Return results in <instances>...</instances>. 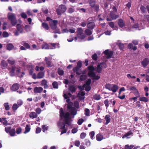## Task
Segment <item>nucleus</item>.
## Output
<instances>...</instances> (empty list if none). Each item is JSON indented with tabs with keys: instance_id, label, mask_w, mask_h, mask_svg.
I'll return each instance as SVG.
<instances>
[{
	"instance_id": "nucleus-51",
	"label": "nucleus",
	"mask_w": 149,
	"mask_h": 149,
	"mask_svg": "<svg viewBox=\"0 0 149 149\" xmlns=\"http://www.w3.org/2000/svg\"><path fill=\"white\" fill-rule=\"evenodd\" d=\"M86 136V134L85 133L82 132L81 133L80 135V138L81 139H84Z\"/></svg>"
},
{
	"instance_id": "nucleus-41",
	"label": "nucleus",
	"mask_w": 149,
	"mask_h": 149,
	"mask_svg": "<svg viewBox=\"0 0 149 149\" xmlns=\"http://www.w3.org/2000/svg\"><path fill=\"white\" fill-rule=\"evenodd\" d=\"M105 87L106 89H107L109 91H111L112 87V85L109 84H106L105 85Z\"/></svg>"
},
{
	"instance_id": "nucleus-50",
	"label": "nucleus",
	"mask_w": 149,
	"mask_h": 149,
	"mask_svg": "<svg viewBox=\"0 0 149 149\" xmlns=\"http://www.w3.org/2000/svg\"><path fill=\"white\" fill-rule=\"evenodd\" d=\"M134 146L132 145L129 146V145H126L125 146V148L126 149H131L134 147Z\"/></svg>"
},
{
	"instance_id": "nucleus-34",
	"label": "nucleus",
	"mask_w": 149,
	"mask_h": 149,
	"mask_svg": "<svg viewBox=\"0 0 149 149\" xmlns=\"http://www.w3.org/2000/svg\"><path fill=\"white\" fill-rule=\"evenodd\" d=\"M89 4H90V6L92 8H94L95 7V1H93L92 0H89Z\"/></svg>"
},
{
	"instance_id": "nucleus-19",
	"label": "nucleus",
	"mask_w": 149,
	"mask_h": 149,
	"mask_svg": "<svg viewBox=\"0 0 149 149\" xmlns=\"http://www.w3.org/2000/svg\"><path fill=\"white\" fill-rule=\"evenodd\" d=\"M109 26L113 30H118V27L116 26L115 27L114 24L113 22H109L108 23Z\"/></svg>"
},
{
	"instance_id": "nucleus-38",
	"label": "nucleus",
	"mask_w": 149,
	"mask_h": 149,
	"mask_svg": "<svg viewBox=\"0 0 149 149\" xmlns=\"http://www.w3.org/2000/svg\"><path fill=\"white\" fill-rule=\"evenodd\" d=\"M15 128L11 129L10 133V135L11 136H15Z\"/></svg>"
},
{
	"instance_id": "nucleus-46",
	"label": "nucleus",
	"mask_w": 149,
	"mask_h": 149,
	"mask_svg": "<svg viewBox=\"0 0 149 149\" xmlns=\"http://www.w3.org/2000/svg\"><path fill=\"white\" fill-rule=\"evenodd\" d=\"M118 46L120 49L123 50L124 48V44L122 43H119L118 44Z\"/></svg>"
},
{
	"instance_id": "nucleus-5",
	"label": "nucleus",
	"mask_w": 149,
	"mask_h": 149,
	"mask_svg": "<svg viewBox=\"0 0 149 149\" xmlns=\"http://www.w3.org/2000/svg\"><path fill=\"white\" fill-rule=\"evenodd\" d=\"M103 65L104 66V68H106L107 65L104 62H101L99 63L97 65L96 68V71L98 73L100 74L101 73L102 71V65Z\"/></svg>"
},
{
	"instance_id": "nucleus-32",
	"label": "nucleus",
	"mask_w": 149,
	"mask_h": 149,
	"mask_svg": "<svg viewBox=\"0 0 149 149\" xmlns=\"http://www.w3.org/2000/svg\"><path fill=\"white\" fill-rule=\"evenodd\" d=\"M139 100L140 101H143L145 102H147L148 101V100L147 98L145 97H141L139 98Z\"/></svg>"
},
{
	"instance_id": "nucleus-40",
	"label": "nucleus",
	"mask_w": 149,
	"mask_h": 149,
	"mask_svg": "<svg viewBox=\"0 0 149 149\" xmlns=\"http://www.w3.org/2000/svg\"><path fill=\"white\" fill-rule=\"evenodd\" d=\"M57 72L58 74L62 76L64 74V71L61 69L58 68Z\"/></svg>"
},
{
	"instance_id": "nucleus-42",
	"label": "nucleus",
	"mask_w": 149,
	"mask_h": 149,
	"mask_svg": "<svg viewBox=\"0 0 149 149\" xmlns=\"http://www.w3.org/2000/svg\"><path fill=\"white\" fill-rule=\"evenodd\" d=\"M140 9L143 13H146V8L144 6L142 5L140 7Z\"/></svg>"
},
{
	"instance_id": "nucleus-9",
	"label": "nucleus",
	"mask_w": 149,
	"mask_h": 149,
	"mask_svg": "<svg viewBox=\"0 0 149 149\" xmlns=\"http://www.w3.org/2000/svg\"><path fill=\"white\" fill-rule=\"evenodd\" d=\"M114 11H111L109 13V16L112 20L116 19L119 17V15H116Z\"/></svg>"
},
{
	"instance_id": "nucleus-52",
	"label": "nucleus",
	"mask_w": 149,
	"mask_h": 149,
	"mask_svg": "<svg viewBox=\"0 0 149 149\" xmlns=\"http://www.w3.org/2000/svg\"><path fill=\"white\" fill-rule=\"evenodd\" d=\"M137 89L135 86H131L129 88H128L127 90H130V91H135Z\"/></svg>"
},
{
	"instance_id": "nucleus-62",
	"label": "nucleus",
	"mask_w": 149,
	"mask_h": 149,
	"mask_svg": "<svg viewBox=\"0 0 149 149\" xmlns=\"http://www.w3.org/2000/svg\"><path fill=\"white\" fill-rule=\"evenodd\" d=\"M41 98L40 96L36 97L33 99V100L34 102H37L38 100H40Z\"/></svg>"
},
{
	"instance_id": "nucleus-55",
	"label": "nucleus",
	"mask_w": 149,
	"mask_h": 149,
	"mask_svg": "<svg viewBox=\"0 0 149 149\" xmlns=\"http://www.w3.org/2000/svg\"><path fill=\"white\" fill-rule=\"evenodd\" d=\"M104 103L105 106L107 107V108L109 106V100L108 99L105 100L104 101Z\"/></svg>"
},
{
	"instance_id": "nucleus-35",
	"label": "nucleus",
	"mask_w": 149,
	"mask_h": 149,
	"mask_svg": "<svg viewBox=\"0 0 149 149\" xmlns=\"http://www.w3.org/2000/svg\"><path fill=\"white\" fill-rule=\"evenodd\" d=\"M86 78V76L85 75L82 74L80 76L79 81H83L85 80Z\"/></svg>"
},
{
	"instance_id": "nucleus-10",
	"label": "nucleus",
	"mask_w": 149,
	"mask_h": 149,
	"mask_svg": "<svg viewBox=\"0 0 149 149\" xmlns=\"http://www.w3.org/2000/svg\"><path fill=\"white\" fill-rule=\"evenodd\" d=\"M77 89V88L74 85H68V90L72 93H75Z\"/></svg>"
},
{
	"instance_id": "nucleus-16",
	"label": "nucleus",
	"mask_w": 149,
	"mask_h": 149,
	"mask_svg": "<svg viewBox=\"0 0 149 149\" xmlns=\"http://www.w3.org/2000/svg\"><path fill=\"white\" fill-rule=\"evenodd\" d=\"M43 88L42 87H35L34 89L35 93H41L43 91Z\"/></svg>"
},
{
	"instance_id": "nucleus-21",
	"label": "nucleus",
	"mask_w": 149,
	"mask_h": 149,
	"mask_svg": "<svg viewBox=\"0 0 149 149\" xmlns=\"http://www.w3.org/2000/svg\"><path fill=\"white\" fill-rule=\"evenodd\" d=\"M128 48L130 49H132L133 51H135L137 49V47L136 46H133L132 43H130L128 46Z\"/></svg>"
},
{
	"instance_id": "nucleus-26",
	"label": "nucleus",
	"mask_w": 149,
	"mask_h": 149,
	"mask_svg": "<svg viewBox=\"0 0 149 149\" xmlns=\"http://www.w3.org/2000/svg\"><path fill=\"white\" fill-rule=\"evenodd\" d=\"M70 110V114L71 115L75 116L77 114V110L74 107L73 108Z\"/></svg>"
},
{
	"instance_id": "nucleus-59",
	"label": "nucleus",
	"mask_w": 149,
	"mask_h": 149,
	"mask_svg": "<svg viewBox=\"0 0 149 149\" xmlns=\"http://www.w3.org/2000/svg\"><path fill=\"white\" fill-rule=\"evenodd\" d=\"M16 132L17 134H19L22 131V128L21 127H18L16 129Z\"/></svg>"
},
{
	"instance_id": "nucleus-43",
	"label": "nucleus",
	"mask_w": 149,
	"mask_h": 149,
	"mask_svg": "<svg viewBox=\"0 0 149 149\" xmlns=\"http://www.w3.org/2000/svg\"><path fill=\"white\" fill-rule=\"evenodd\" d=\"M19 107V106H18L17 104H14L12 107V109L14 111H15Z\"/></svg>"
},
{
	"instance_id": "nucleus-23",
	"label": "nucleus",
	"mask_w": 149,
	"mask_h": 149,
	"mask_svg": "<svg viewBox=\"0 0 149 149\" xmlns=\"http://www.w3.org/2000/svg\"><path fill=\"white\" fill-rule=\"evenodd\" d=\"M14 47L13 45L11 43H8L6 45L7 49L9 51L12 50Z\"/></svg>"
},
{
	"instance_id": "nucleus-15",
	"label": "nucleus",
	"mask_w": 149,
	"mask_h": 149,
	"mask_svg": "<svg viewBox=\"0 0 149 149\" xmlns=\"http://www.w3.org/2000/svg\"><path fill=\"white\" fill-rule=\"evenodd\" d=\"M149 63V59L147 58H146L141 62V64L143 67H145L147 66Z\"/></svg>"
},
{
	"instance_id": "nucleus-13",
	"label": "nucleus",
	"mask_w": 149,
	"mask_h": 149,
	"mask_svg": "<svg viewBox=\"0 0 149 149\" xmlns=\"http://www.w3.org/2000/svg\"><path fill=\"white\" fill-rule=\"evenodd\" d=\"M20 85L17 83L13 84L11 87V90L14 91H17L19 88Z\"/></svg>"
},
{
	"instance_id": "nucleus-56",
	"label": "nucleus",
	"mask_w": 149,
	"mask_h": 149,
	"mask_svg": "<svg viewBox=\"0 0 149 149\" xmlns=\"http://www.w3.org/2000/svg\"><path fill=\"white\" fill-rule=\"evenodd\" d=\"M84 120L82 118H81L79 119L77 122L78 124L79 125H81L82 123L84 122Z\"/></svg>"
},
{
	"instance_id": "nucleus-27",
	"label": "nucleus",
	"mask_w": 149,
	"mask_h": 149,
	"mask_svg": "<svg viewBox=\"0 0 149 149\" xmlns=\"http://www.w3.org/2000/svg\"><path fill=\"white\" fill-rule=\"evenodd\" d=\"M44 76V73L42 72H40L37 74V79L42 78Z\"/></svg>"
},
{
	"instance_id": "nucleus-60",
	"label": "nucleus",
	"mask_w": 149,
	"mask_h": 149,
	"mask_svg": "<svg viewBox=\"0 0 149 149\" xmlns=\"http://www.w3.org/2000/svg\"><path fill=\"white\" fill-rule=\"evenodd\" d=\"M91 82V79H88L86 82V85H90Z\"/></svg>"
},
{
	"instance_id": "nucleus-11",
	"label": "nucleus",
	"mask_w": 149,
	"mask_h": 149,
	"mask_svg": "<svg viewBox=\"0 0 149 149\" xmlns=\"http://www.w3.org/2000/svg\"><path fill=\"white\" fill-rule=\"evenodd\" d=\"M45 61L46 62V65L47 67H51L52 66V62L50 58L46 57L45 58Z\"/></svg>"
},
{
	"instance_id": "nucleus-25",
	"label": "nucleus",
	"mask_w": 149,
	"mask_h": 149,
	"mask_svg": "<svg viewBox=\"0 0 149 149\" xmlns=\"http://www.w3.org/2000/svg\"><path fill=\"white\" fill-rule=\"evenodd\" d=\"M59 8H60L62 13H64L66 10V6L64 5H61L59 6Z\"/></svg>"
},
{
	"instance_id": "nucleus-57",
	"label": "nucleus",
	"mask_w": 149,
	"mask_h": 149,
	"mask_svg": "<svg viewBox=\"0 0 149 149\" xmlns=\"http://www.w3.org/2000/svg\"><path fill=\"white\" fill-rule=\"evenodd\" d=\"M21 17L24 19H26L27 18V15L26 13H22L21 14Z\"/></svg>"
},
{
	"instance_id": "nucleus-4",
	"label": "nucleus",
	"mask_w": 149,
	"mask_h": 149,
	"mask_svg": "<svg viewBox=\"0 0 149 149\" xmlns=\"http://www.w3.org/2000/svg\"><path fill=\"white\" fill-rule=\"evenodd\" d=\"M82 65V63L81 61H79L77 63V66L73 68V70L74 72H76L77 74L80 75L81 74V72H78V71L81 68Z\"/></svg>"
},
{
	"instance_id": "nucleus-47",
	"label": "nucleus",
	"mask_w": 149,
	"mask_h": 149,
	"mask_svg": "<svg viewBox=\"0 0 149 149\" xmlns=\"http://www.w3.org/2000/svg\"><path fill=\"white\" fill-rule=\"evenodd\" d=\"M85 115L87 116H90V111L89 109L86 108L85 110Z\"/></svg>"
},
{
	"instance_id": "nucleus-54",
	"label": "nucleus",
	"mask_w": 149,
	"mask_h": 149,
	"mask_svg": "<svg viewBox=\"0 0 149 149\" xmlns=\"http://www.w3.org/2000/svg\"><path fill=\"white\" fill-rule=\"evenodd\" d=\"M85 90L86 91L88 92L90 90L91 87L90 85H86L85 86Z\"/></svg>"
},
{
	"instance_id": "nucleus-6",
	"label": "nucleus",
	"mask_w": 149,
	"mask_h": 149,
	"mask_svg": "<svg viewBox=\"0 0 149 149\" xmlns=\"http://www.w3.org/2000/svg\"><path fill=\"white\" fill-rule=\"evenodd\" d=\"M16 27L17 30L14 31V33L15 36H18L19 35L18 32L20 33H22L23 29L22 27L21 24H17Z\"/></svg>"
},
{
	"instance_id": "nucleus-7",
	"label": "nucleus",
	"mask_w": 149,
	"mask_h": 149,
	"mask_svg": "<svg viewBox=\"0 0 149 149\" xmlns=\"http://www.w3.org/2000/svg\"><path fill=\"white\" fill-rule=\"evenodd\" d=\"M103 53L107 56L106 58L107 59H109L112 58L113 52L111 51H109V50L107 49L104 51Z\"/></svg>"
},
{
	"instance_id": "nucleus-24",
	"label": "nucleus",
	"mask_w": 149,
	"mask_h": 149,
	"mask_svg": "<svg viewBox=\"0 0 149 149\" xmlns=\"http://www.w3.org/2000/svg\"><path fill=\"white\" fill-rule=\"evenodd\" d=\"M118 86H117L115 84H113V86L112 87L111 91L114 93H115L118 90Z\"/></svg>"
},
{
	"instance_id": "nucleus-28",
	"label": "nucleus",
	"mask_w": 149,
	"mask_h": 149,
	"mask_svg": "<svg viewBox=\"0 0 149 149\" xmlns=\"http://www.w3.org/2000/svg\"><path fill=\"white\" fill-rule=\"evenodd\" d=\"M96 139L98 141H100L103 139V136L102 135L99 134L96 136Z\"/></svg>"
},
{
	"instance_id": "nucleus-48",
	"label": "nucleus",
	"mask_w": 149,
	"mask_h": 149,
	"mask_svg": "<svg viewBox=\"0 0 149 149\" xmlns=\"http://www.w3.org/2000/svg\"><path fill=\"white\" fill-rule=\"evenodd\" d=\"M42 131L44 132H45V131H47L48 129V127L46 126V125H43L42 126Z\"/></svg>"
},
{
	"instance_id": "nucleus-64",
	"label": "nucleus",
	"mask_w": 149,
	"mask_h": 149,
	"mask_svg": "<svg viewBox=\"0 0 149 149\" xmlns=\"http://www.w3.org/2000/svg\"><path fill=\"white\" fill-rule=\"evenodd\" d=\"M23 101L21 100H18L17 102V104L19 107L21 106L23 104Z\"/></svg>"
},
{
	"instance_id": "nucleus-30",
	"label": "nucleus",
	"mask_w": 149,
	"mask_h": 149,
	"mask_svg": "<svg viewBox=\"0 0 149 149\" xmlns=\"http://www.w3.org/2000/svg\"><path fill=\"white\" fill-rule=\"evenodd\" d=\"M31 128L30 127V126L29 125H26V127L25 128V131L24 132V134H26L29 132Z\"/></svg>"
},
{
	"instance_id": "nucleus-18",
	"label": "nucleus",
	"mask_w": 149,
	"mask_h": 149,
	"mask_svg": "<svg viewBox=\"0 0 149 149\" xmlns=\"http://www.w3.org/2000/svg\"><path fill=\"white\" fill-rule=\"evenodd\" d=\"M1 65L2 68L3 69H5L7 67L8 64L6 61L4 60H2L1 61Z\"/></svg>"
},
{
	"instance_id": "nucleus-58",
	"label": "nucleus",
	"mask_w": 149,
	"mask_h": 149,
	"mask_svg": "<svg viewBox=\"0 0 149 149\" xmlns=\"http://www.w3.org/2000/svg\"><path fill=\"white\" fill-rule=\"evenodd\" d=\"M2 36L3 37L6 38L8 37L9 36V34L7 32L4 31L3 32Z\"/></svg>"
},
{
	"instance_id": "nucleus-8",
	"label": "nucleus",
	"mask_w": 149,
	"mask_h": 149,
	"mask_svg": "<svg viewBox=\"0 0 149 149\" xmlns=\"http://www.w3.org/2000/svg\"><path fill=\"white\" fill-rule=\"evenodd\" d=\"M58 23V21L55 20H53L52 22L50 23V25L52 29L55 30L56 29Z\"/></svg>"
},
{
	"instance_id": "nucleus-12",
	"label": "nucleus",
	"mask_w": 149,
	"mask_h": 149,
	"mask_svg": "<svg viewBox=\"0 0 149 149\" xmlns=\"http://www.w3.org/2000/svg\"><path fill=\"white\" fill-rule=\"evenodd\" d=\"M16 69V67L15 65H13L11 67L10 72V75L12 77L15 76V71Z\"/></svg>"
},
{
	"instance_id": "nucleus-1",
	"label": "nucleus",
	"mask_w": 149,
	"mask_h": 149,
	"mask_svg": "<svg viewBox=\"0 0 149 149\" xmlns=\"http://www.w3.org/2000/svg\"><path fill=\"white\" fill-rule=\"evenodd\" d=\"M60 116L61 119H62L63 118L65 119V121L64 123L65 124L68 125H70V119L71 118L70 117V113L67 112L66 113H64L63 109L61 108L60 109L59 111Z\"/></svg>"
},
{
	"instance_id": "nucleus-17",
	"label": "nucleus",
	"mask_w": 149,
	"mask_h": 149,
	"mask_svg": "<svg viewBox=\"0 0 149 149\" xmlns=\"http://www.w3.org/2000/svg\"><path fill=\"white\" fill-rule=\"evenodd\" d=\"M118 24L120 28H123L125 26L124 22L122 19H120L118 20Z\"/></svg>"
},
{
	"instance_id": "nucleus-22",
	"label": "nucleus",
	"mask_w": 149,
	"mask_h": 149,
	"mask_svg": "<svg viewBox=\"0 0 149 149\" xmlns=\"http://www.w3.org/2000/svg\"><path fill=\"white\" fill-rule=\"evenodd\" d=\"M29 117L32 119L36 118L38 116V115L36 112H32L29 114Z\"/></svg>"
},
{
	"instance_id": "nucleus-61",
	"label": "nucleus",
	"mask_w": 149,
	"mask_h": 149,
	"mask_svg": "<svg viewBox=\"0 0 149 149\" xmlns=\"http://www.w3.org/2000/svg\"><path fill=\"white\" fill-rule=\"evenodd\" d=\"M41 110L40 108L38 107L36 109V113L40 114L41 112Z\"/></svg>"
},
{
	"instance_id": "nucleus-3",
	"label": "nucleus",
	"mask_w": 149,
	"mask_h": 149,
	"mask_svg": "<svg viewBox=\"0 0 149 149\" xmlns=\"http://www.w3.org/2000/svg\"><path fill=\"white\" fill-rule=\"evenodd\" d=\"M84 31L81 28H77L76 33L77 36L78 38L83 39L86 37V35L84 33Z\"/></svg>"
},
{
	"instance_id": "nucleus-63",
	"label": "nucleus",
	"mask_w": 149,
	"mask_h": 149,
	"mask_svg": "<svg viewBox=\"0 0 149 149\" xmlns=\"http://www.w3.org/2000/svg\"><path fill=\"white\" fill-rule=\"evenodd\" d=\"M23 45L27 49H29L30 48V45L27 43L24 42Z\"/></svg>"
},
{
	"instance_id": "nucleus-20",
	"label": "nucleus",
	"mask_w": 149,
	"mask_h": 149,
	"mask_svg": "<svg viewBox=\"0 0 149 149\" xmlns=\"http://www.w3.org/2000/svg\"><path fill=\"white\" fill-rule=\"evenodd\" d=\"M104 119L106 121L105 124L107 125L110 122L111 120L110 115L109 114L106 115L105 116Z\"/></svg>"
},
{
	"instance_id": "nucleus-14",
	"label": "nucleus",
	"mask_w": 149,
	"mask_h": 149,
	"mask_svg": "<svg viewBox=\"0 0 149 149\" xmlns=\"http://www.w3.org/2000/svg\"><path fill=\"white\" fill-rule=\"evenodd\" d=\"M95 26V24L93 21L90 22L87 24V27L88 29H93Z\"/></svg>"
},
{
	"instance_id": "nucleus-45",
	"label": "nucleus",
	"mask_w": 149,
	"mask_h": 149,
	"mask_svg": "<svg viewBox=\"0 0 149 149\" xmlns=\"http://www.w3.org/2000/svg\"><path fill=\"white\" fill-rule=\"evenodd\" d=\"M91 58L93 60L95 61H97V54L95 53L92 55Z\"/></svg>"
},
{
	"instance_id": "nucleus-44",
	"label": "nucleus",
	"mask_w": 149,
	"mask_h": 149,
	"mask_svg": "<svg viewBox=\"0 0 149 149\" xmlns=\"http://www.w3.org/2000/svg\"><path fill=\"white\" fill-rule=\"evenodd\" d=\"M4 106L5 108V110L7 111L9 110L10 109L9 105H8V103L6 102L4 104Z\"/></svg>"
},
{
	"instance_id": "nucleus-29",
	"label": "nucleus",
	"mask_w": 149,
	"mask_h": 149,
	"mask_svg": "<svg viewBox=\"0 0 149 149\" xmlns=\"http://www.w3.org/2000/svg\"><path fill=\"white\" fill-rule=\"evenodd\" d=\"M42 27L46 30H48L49 29V26L45 22H43L42 23Z\"/></svg>"
},
{
	"instance_id": "nucleus-2",
	"label": "nucleus",
	"mask_w": 149,
	"mask_h": 149,
	"mask_svg": "<svg viewBox=\"0 0 149 149\" xmlns=\"http://www.w3.org/2000/svg\"><path fill=\"white\" fill-rule=\"evenodd\" d=\"M8 19L10 21L12 25L14 26L16 25L17 21L16 15L12 13H8L7 15Z\"/></svg>"
},
{
	"instance_id": "nucleus-53",
	"label": "nucleus",
	"mask_w": 149,
	"mask_h": 149,
	"mask_svg": "<svg viewBox=\"0 0 149 149\" xmlns=\"http://www.w3.org/2000/svg\"><path fill=\"white\" fill-rule=\"evenodd\" d=\"M11 127H6L5 128V131L7 133H9L11 130Z\"/></svg>"
},
{
	"instance_id": "nucleus-49",
	"label": "nucleus",
	"mask_w": 149,
	"mask_h": 149,
	"mask_svg": "<svg viewBox=\"0 0 149 149\" xmlns=\"http://www.w3.org/2000/svg\"><path fill=\"white\" fill-rule=\"evenodd\" d=\"M52 85L53 88H58V83L56 81H54L52 84Z\"/></svg>"
},
{
	"instance_id": "nucleus-31",
	"label": "nucleus",
	"mask_w": 149,
	"mask_h": 149,
	"mask_svg": "<svg viewBox=\"0 0 149 149\" xmlns=\"http://www.w3.org/2000/svg\"><path fill=\"white\" fill-rule=\"evenodd\" d=\"M101 98L99 94H96L93 96V98L95 100H100Z\"/></svg>"
},
{
	"instance_id": "nucleus-36",
	"label": "nucleus",
	"mask_w": 149,
	"mask_h": 149,
	"mask_svg": "<svg viewBox=\"0 0 149 149\" xmlns=\"http://www.w3.org/2000/svg\"><path fill=\"white\" fill-rule=\"evenodd\" d=\"M87 68L88 70L89 71V72H93L95 70V69L94 66L92 65L88 66Z\"/></svg>"
},
{
	"instance_id": "nucleus-33",
	"label": "nucleus",
	"mask_w": 149,
	"mask_h": 149,
	"mask_svg": "<svg viewBox=\"0 0 149 149\" xmlns=\"http://www.w3.org/2000/svg\"><path fill=\"white\" fill-rule=\"evenodd\" d=\"M85 33L88 36H90L92 34V31L89 29H86L84 31Z\"/></svg>"
},
{
	"instance_id": "nucleus-37",
	"label": "nucleus",
	"mask_w": 149,
	"mask_h": 149,
	"mask_svg": "<svg viewBox=\"0 0 149 149\" xmlns=\"http://www.w3.org/2000/svg\"><path fill=\"white\" fill-rule=\"evenodd\" d=\"M88 75L89 77L94 78V77L95 76V74L93 72H89Z\"/></svg>"
},
{
	"instance_id": "nucleus-39",
	"label": "nucleus",
	"mask_w": 149,
	"mask_h": 149,
	"mask_svg": "<svg viewBox=\"0 0 149 149\" xmlns=\"http://www.w3.org/2000/svg\"><path fill=\"white\" fill-rule=\"evenodd\" d=\"M132 92L133 93L134 95L137 97H139L140 96V93L136 89V90L135 91H133Z\"/></svg>"
}]
</instances>
